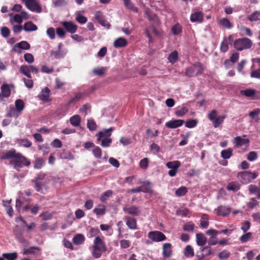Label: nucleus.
<instances>
[{"label": "nucleus", "mask_w": 260, "mask_h": 260, "mask_svg": "<svg viewBox=\"0 0 260 260\" xmlns=\"http://www.w3.org/2000/svg\"><path fill=\"white\" fill-rule=\"evenodd\" d=\"M178 58V53L177 51H174L168 56V59L170 62L172 64L177 62Z\"/></svg>", "instance_id": "34"}, {"label": "nucleus", "mask_w": 260, "mask_h": 260, "mask_svg": "<svg viewBox=\"0 0 260 260\" xmlns=\"http://www.w3.org/2000/svg\"><path fill=\"white\" fill-rule=\"evenodd\" d=\"M10 31L6 26H3L1 28V34L4 38H8L10 35Z\"/></svg>", "instance_id": "54"}, {"label": "nucleus", "mask_w": 260, "mask_h": 260, "mask_svg": "<svg viewBox=\"0 0 260 260\" xmlns=\"http://www.w3.org/2000/svg\"><path fill=\"white\" fill-rule=\"evenodd\" d=\"M188 112V109L185 107H182L181 108L177 109L175 113L178 117H182Z\"/></svg>", "instance_id": "41"}, {"label": "nucleus", "mask_w": 260, "mask_h": 260, "mask_svg": "<svg viewBox=\"0 0 260 260\" xmlns=\"http://www.w3.org/2000/svg\"><path fill=\"white\" fill-rule=\"evenodd\" d=\"M196 242L198 246H204L207 243V238L203 234L198 233L196 235Z\"/></svg>", "instance_id": "22"}, {"label": "nucleus", "mask_w": 260, "mask_h": 260, "mask_svg": "<svg viewBox=\"0 0 260 260\" xmlns=\"http://www.w3.org/2000/svg\"><path fill=\"white\" fill-rule=\"evenodd\" d=\"M127 44V42L126 39L123 38L119 37L114 41L113 46L115 48H118L126 46Z\"/></svg>", "instance_id": "20"}, {"label": "nucleus", "mask_w": 260, "mask_h": 260, "mask_svg": "<svg viewBox=\"0 0 260 260\" xmlns=\"http://www.w3.org/2000/svg\"><path fill=\"white\" fill-rule=\"evenodd\" d=\"M15 109L17 111H19L20 112L23 110L24 108V103L23 101L21 99H18L15 102Z\"/></svg>", "instance_id": "38"}, {"label": "nucleus", "mask_w": 260, "mask_h": 260, "mask_svg": "<svg viewBox=\"0 0 260 260\" xmlns=\"http://www.w3.org/2000/svg\"><path fill=\"white\" fill-rule=\"evenodd\" d=\"M24 58L25 61L29 63H31L34 61V56L31 53H25L24 55Z\"/></svg>", "instance_id": "61"}, {"label": "nucleus", "mask_w": 260, "mask_h": 260, "mask_svg": "<svg viewBox=\"0 0 260 260\" xmlns=\"http://www.w3.org/2000/svg\"><path fill=\"white\" fill-rule=\"evenodd\" d=\"M131 244V242L129 240L123 239L120 241V247L122 249H125L129 247Z\"/></svg>", "instance_id": "53"}, {"label": "nucleus", "mask_w": 260, "mask_h": 260, "mask_svg": "<svg viewBox=\"0 0 260 260\" xmlns=\"http://www.w3.org/2000/svg\"><path fill=\"white\" fill-rule=\"evenodd\" d=\"M187 192V189L185 187H180L179 188H178L176 192V195L177 196H183L186 194Z\"/></svg>", "instance_id": "55"}, {"label": "nucleus", "mask_w": 260, "mask_h": 260, "mask_svg": "<svg viewBox=\"0 0 260 260\" xmlns=\"http://www.w3.org/2000/svg\"><path fill=\"white\" fill-rule=\"evenodd\" d=\"M124 4L125 6L127 8L129 9L132 10L134 12H138V9L135 7L133 4L132 3L130 0H127L124 2Z\"/></svg>", "instance_id": "49"}, {"label": "nucleus", "mask_w": 260, "mask_h": 260, "mask_svg": "<svg viewBox=\"0 0 260 260\" xmlns=\"http://www.w3.org/2000/svg\"><path fill=\"white\" fill-rule=\"evenodd\" d=\"M250 77L260 79V69L252 70L250 73Z\"/></svg>", "instance_id": "64"}, {"label": "nucleus", "mask_w": 260, "mask_h": 260, "mask_svg": "<svg viewBox=\"0 0 260 260\" xmlns=\"http://www.w3.org/2000/svg\"><path fill=\"white\" fill-rule=\"evenodd\" d=\"M194 225L192 222H188L185 224L183 226V229L185 231L192 232L193 231Z\"/></svg>", "instance_id": "57"}, {"label": "nucleus", "mask_w": 260, "mask_h": 260, "mask_svg": "<svg viewBox=\"0 0 260 260\" xmlns=\"http://www.w3.org/2000/svg\"><path fill=\"white\" fill-rule=\"evenodd\" d=\"M23 28L26 32H31L37 30L38 27L32 21H30L24 24Z\"/></svg>", "instance_id": "19"}, {"label": "nucleus", "mask_w": 260, "mask_h": 260, "mask_svg": "<svg viewBox=\"0 0 260 260\" xmlns=\"http://www.w3.org/2000/svg\"><path fill=\"white\" fill-rule=\"evenodd\" d=\"M94 156L98 158H101L102 157V150L98 146H94L92 150Z\"/></svg>", "instance_id": "52"}, {"label": "nucleus", "mask_w": 260, "mask_h": 260, "mask_svg": "<svg viewBox=\"0 0 260 260\" xmlns=\"http://www.w3.org/2000/svg\"><path fill=\"white\" fill-rule=\"evenodd\" d=\"M252 234L251 232L246 233L240 237V240L242 243H246L251 238Z\"/></svg>", "instance_id": "51"}, {"label": "nucleus", "mask_w": 260, "mask_h": 260, "mask_svg": "<svg viewBox=\"0 0 260 260\" xmlns=\"http://www.w3.org/2000/svg\"><path fill=\"white\" fill-rule=\"evenodd\" d=\"M204 68L202 64L200 62H196L186 69L185 75L189 77L197 76L201 74Z\"/></svg>", "instance_id": "5"}, {"label": "nucleus", "mask_w": 260, "mask_h": 260, "mask_svg": "<svg viewBox=\"0 0 260 260\" xmlns=\"http://www.w3.org/2000/svg\"><path fill=\"white\" fill-rule=\"evenodd\" d=\"M126 224L131 230H136L137 229V221L135 218L129 217L125 216L124 217Z\"/></svg>", "instance_id": "14"}, {"label": "nucleus", "mask_w": 260, "mask_h": 260, "mask_svg": "<svg viewBox=\"0 0 260 260\" xmlns=\"http://www.w3.org/2000/svg\"><path fill=\"white\" fill-rule=\"evenodd\" d=\"M229 42L226 38H224L220 45V50L225 52L229 50Z\"/></svg>", "instance_id": "47"}, {"label": "nucleus", "mask_w": 260, "mask_h": 260, "mask_svg": "<svg viewBox=\"0 0 260 260\" xmlns=\"http://www.w3.org/2000/svg\"><path fill=\"white\" fill-rule=\"evenodd\" d=\"M230 255V253L227 250H223L219 252L218 254V257L221 259L228 258Z\"/></svg>", "instance_id": "62"}, {"label": "nucleus", "mask_w": 260, "mask_h": 260, "mask_svg": "<svg viewBox=\"0 0 260 260\" xmlns=\"http://www.w3.org/2000/svg\"><path fill=\"white\" fill-rule=\"evenodd\" d=\"M252 45L251 40L247 38L238 39L234 42V47L239 51L250 49Z\"/></svg>", "instance_id": "3"}, {"label": "nucleus", "mask_w": 260, "mask_h": 260, "mask_svg": "<svg viewBox=\"0 0 260 260\" xmlns=\"http://www.w3.org/2000/svg\"><path fill=\"white\" fill-rule=\"evenodd\" d=\"M123 211L126 214L136 216L138 215L141 212L139 208L135 206L125 207L123 208Z\"/></svg>", "instance_id": "12"}, {"label": "nucleus", "mask_w": 260, "mask_h": 260, "mask_svg": "<svg viewBox=\"0 0 260 260\" xmlns=\"http://www.w3.org/2000/svg\"><path fill=\"white\" fill-rule=\"evenodd\" d=\"M18 144L23 147H29L31 145V143L26 139H21L17 140Z\"/></svg>", "instance_id": "42"}, {"label": "nucleus", "mask_w": 260, "mask_h": 260, "mask_svg": "<svg viewBox=\"0 0 260 260\" xmlns=\"http://www.w3.org/2000/svg\"><path fill=\"white\" fill-rule=\"evenodd\" d=\"M198 124V121L196 119H189L185 122V126L191 128L194 127Z\"/></svg>", "instance_id": "48"}, {"label": "nucleus", "mask_w": 260, "mask_h": 260, "mask_svg": "<svg viewBox=\"0 0 260 260\" xmlns=\"http://www.w3.org/2000/svg\"><path fill=\"white\" fill-rule=\"evenodd\" d=\"M49 95L50 89L46 87L42 90L41 93L38 95V97L41 100L47 102L49 101Z\"/></svg>", "instance_id": "16"}, {"label": "nucleus", "mask_w": 260, "mask_h": 260, "mask_svg": "<svg viewBox=\"0 0 260 260\" xmlns=\"http://www.w3.org/2000/svg\"><path fill=\"white\" fill-rule=\"evenodd\" d=\"M27 9L32 12L40 13L42 11V8L36 0H22Z\"/></svg>", "instance_id": "6"}, {"label": "nucleus", "mask_w": 260, "mask_h": 260, "mask_svg": "<svg viewBox=\"0 0 260 260\" xmlns=\"http://www.w3.org/2000/svg\"><path fill=\"white\" fill-rule=\"evenodd\" d=\"M30 48V44L25 41H22L15 44L12 48V50L17 53H21V50H28Z\"/></svg>", "instance_id": "9"}, {"label": "nucleus", "mask_w": 260, "mask_h": 260, "mask_svg": "<svg viewBox=\"0 0 260 260\" xmlns=\"http://www.w3.org/2000/svg\"><path fill=\"white\" fill-rule=\"evenodd\" d=\"M93 212L97 215H104L105 213V206L103 205H99L98 207L94 209Z\"/></svg>", "instance_id": "39"}, {"label": "nucleus", "mask_w": 260, "mask_h": 260, "mask_svg": "<svg viewBox=\"0 0 260 260\" xmlns=\"http://www.w3.org/2000/svg\"><path fill=\"white\" fill-rule=\"evenodd\" d=\"M87 125L89 129L91 131L95 130L97 127L96 123L93 119H88Z\"/></svg>", "instance_id": "50"}, {"label": "nucleus", "mask_w": 260, "mask_h": 260, "mask_svg": "<svg viewBox=\"0 0 260 260\" xmlns=\"http://www.w3.org/2000/svg\"><path fill=\"white\" fill-rule=\"evenodd\" d=\"M184 120L176 119L169 121L166 123V127L170 128H175L183 125Z\"/></svg>", "instance_id": "13"}, {"label": "nucleus", "mask_w": 260, "mask_h": 260, "mask_svg": "<svg viewBox=\"0 0 260 260\" xmlns=\"http://www.w3.org/2000/svg\"><path fill=\"white\" fill-rule=\"evenodd\" d=\"M10 21L11 23L14 22L20 24L23 22V19L20 14H17L14 15L13 17L10 19Z\"/></svg>", "instance_id": "46"}, {"label": "nucleus", "mask_w": 260, "mask_h": 260, "mask_svg": "<svg viewBox=\"0 0 260 260\" xmlns=\"http://www.w3.org/2000/svg\"><path fill=\"white\" fill-rule=\"evenodd\" d=\"M258 175L255 172L243 171L237 175V178L243 184H247L257 178Z\"/></svg>", "instance_id": "4"}, {"label": "nucleus", "mask_w": 260, "mask_h": 260, "mask_svg": "<svg viewBox=\"0 0 260 260\" xmlns=\"http://www.w3.org/2000/svg\"><path fill=\"white\" fill-rule=\"evenodd\" d=\"M182 30L181 26L180 24H177L173 26L172 28V31L174 35L179 34Z\"/></svg>", "instance_id": "56"}, {"label": "nucleus", "mask_w": 260, "mask_h": 260, "mask_svg": "<svg viewBox=\"0 0 260 260\" xmlns=\"http://www.w3.org/2000/svg\"><path fill=\"white\" fill-rule=\"evenodd\" d=\"M21 114L19 111H17L14 107H12L7 113V116L8 117L18 118Z\"/></svg>", "instance_id": "26"}, {"label": "nucleus", "mask_w": 260, "mask_h": 260, "mask_svg": "<svg viewBox=\"0 0 260 260\" xmlns=\"http://www.w3.org/2000/svg\"><path fill=\"white\" fill-rule=\"evenodd\" d=\"M225 115L217 116L212 122L214 127H217L221 124L225 118Z\"/></svg>", "instance_id": "35"}, {"label": "nucleus", "mask_w": 260, "mask_h": 260, "mask_svg": "<svg viewBox=\"0 0 260 260\" xmlns=\"http://www.w3.org/2000/svg\"><path fill=\"white\" fill-rule=\"evenodd\" d=\"M106 246L104 242L99 237L97 236L94 240L93 245L92 246V250L91 251L92 256L94 258H99L104 252L106 251Z\"/></svg>", "instance_id": "1"}, {"label": "nucleus", "mask_w": 260, "mask_h": 260, "mask_svg": "<svg viewBox=\"0 0 260 260\" xmlns=\"http://www.w3.org/2000/svg\"><path fill=\"white\" fill-rule=\"evenodd\" d=\"M230 211V208L226 206H220L217 209V214L223 216L229 215Z\"/></svg>", "instance_id": "17"}, {"label": "nucleus", "mask_w": 260, "mask_h": 260, "mask_svg": "<svg viewBox=\"0 0 260 260\" xmlns=\"http://www.w3.org/2000/svg\"><path fill=\"white\" fill-rule=\"evenodd\" d=\"M233 143L235 144L236 147H239L243 145L248 144L249 140L248 139H243L240 136H238L234 139Z\"/></svg>", "instance_id": "18"}, {"label": "nucleus", "mask_w": 260, "mask_h": 260, "mask_svg": "<svg viewBox=\"0 0 260 260\" xmlns=\"http://www.w3.org/2000/svg\"><path fill=\"white\" fill-rule=\"evenodd\" d=\"M181 163L178 160H175L168 162L166 164L167 168L170 169L168 172V174L171 177H174L176 175L178 168L180 167Z\"/></svg>", "instance_id": "7"}, {"label": "nucleus", "mask_w": 260, "mask_h": 260, "mask_svg": "<svg viewBox=\"0 0 260 260\" xmlns=\"http://www.w3.org/2000/svg\"><path fill=\"white\" fill-rule=\"evenodd\" d=\"M148 238L154 242H160L166 239V236L161 232L156 231L149 233Z\"/></svg>", "instance_id": "8"}, {"label": "nucleus", "mask_w": 260, "mask_h": 260, "mask_svg": "<svg viewBox=\"0 0 260 260\" xmlns=\"http://www.w3.org/2000/svg\"><path fill=\"white\" fill-rule=\"evenodd\" d=\"M139 184H142L141 187L142 192H151V183L148 181H139Z\"/></svg>", "instance_id": "25"}, {"label": "nucleus", "mask_w": 260, "mask_h": 260, "mask_svg": "<svg viewBox=\"0 0 260 260\" xmlns=\"http://www.w3.org/2000/svg\"><path fill=\"white\" fill-rule=\"evenodd\" d=\"M76 20L80 24H84L87 21V18L81 15L79 12H77L76 13Z\"/></svg>", "instance_id": "45"}, {"label": "nucleus", "mask_w": 260, "mask_h": 260, "mask_svg": "<svg viewBox=\"0 0 260 260\" xmlns=\"http://www.w3.org/2000/svg\"><path fill=\"white\" fill-rule=\"evenodd\" d=\"M20 72L24 75L26 76L28 78H31V76L30 73L29 69L28 68V66H21L20 68Z\"/></svg>", "instance_id": "36"}, {"label": "nucleus", "mask_w": 260, "mask_h": 260, "mask_svg": "<svg viewBox=\"0 0 260 260\" xmlns=\"http://www.w3.org/2000/svg\"><path fill=\"white\" fill-rule=\"evenodd\" d=\"M84 241L85 237L81 234L76 235L73 238V242L76 245L83 244Z\"/></svg>", "instance_id": "27"}, {"label": "nucleus", "mask_w": 260, "mask_h": 260, "mask_svg": "<svg viewBox=\"0 0 260 260\" xmlns=\"http://www.w3.org/2000/svg\"><path fill=\"white\" fill-rule=\"evenodd\" d=\"M220 23L223 27L227 29H230L232 27V24L229 19L226 18H223L220 20Z\"/></svg>", "instance_id": "43"}, {"label": "nucleus", "mask_w": 260, "mask_h": 260, "mask_svg": "<svg viewBox=\"0 0 260 260\" xmlns=\"http://www.w3.org/2000/svg\"><path fill=\"white\" fill-rule=\"evenodd\" d=\"M18 153H16V151L14 149H11L7 152H6L2 156V158L3 159H14V158L16 156L17 154Z\"/></svg>", "instance_id": "29"}, {"label": "nucleus", "mask_w": 260, "mask_h": 260, "mask_svg": "<svg viewBox=\"0 0 260 260\" xmlns=\"http://www.w3.org/2000/svg\"><path fill=\"white\" fill-rule=\"evenodd\" d=\"M251 223L250 221L246 220L244 221L242 224L241 229L243 232L246 233L250 228Z\"/></svg>", "instance_id": "59"}, {"label": "nucleus", "mask_w": 260, "mask_h": 260, "mask_svg": "<svg viewBox=\"0 0 260 260\" xmlns=\"http://www.w3.org/2000/svg\"><path fill=\"white\" fill-rule=\"evenodd\" d=\"M184 255L186 257H192L194 256V253L193 251V248L191 246L188 245H187L184 250L183 251Z\"/></svg>", "instance_id": "28"}, {"label": "nucleus", "mask_w": 260, "mask_h": 260, "mask_svg": "<svg viewBox=\"0 0 260 260\" xmlns=\"http://www.w3.org/2000/svg\"><path fill=\"white\" fill-rule=\"evenodd\" d=\"M233 154V149L232 148H228L223 150L221 152V156L224 159L230 158Z\"/></svg>", "instance_id": "30"}, {"label": "nucleus", "mask_w": 260, "mask_h": 260, "mask_svg": "<svg viewBox=\"0 0 260 260\" xmlns=\"http://www.w3.org/2000/svg\"><path fill=\"white\" fill-rule=\"evenodd\" d=\"M2 255L3 257L8 260H15L18 256L17 253L16 252L3 253Z\"/></svg>", "instance_id": "40"}, {"label": "nucleus", "mask_w": 260, "mask_h": 260, "mask_svg": "<svg viewBox=\"0 0 260 260\" xmlns=\"http://www.w3.org/2000/svg\"><path fill=\"white\" fill-rule=\"evenodd\" d=\"M10 164L15 169L19 170L23 166H29L30 161L21 153H18L14 159H12L10 161Z\"/></svg>", "instance_id": "2"}, {"label": "nucleus", "mask_w": 260, "mask_h": 260, "mask_svg": "<svg viewBox=\"0 0 260 260\" xmlns=\"http://www.w3.org/2000/svg\"><path fill=\"white\" fill-rule=\"evenodd\" d=\"M172 245L170 243H165L162 246V255L165 257H169L171 256Z\"/></svg>", "instance_id": "15"}, {"label": "nucleus", "mask_w": 260, "mask_h": 260, "mask_svg": "<svg viewBox=\"0 0 260 260\" xmlns=\"http://www.w3.org/2000/svg\"><path fill=\"white\" fill-rule=\"evenodd\" d=\"M45 177V174L44 173H40L35 178V179L33 180L35 183V188L36 190L40 192H43L42 187H45V184L44 183L41 182L40 181L43 180Z\"/></svg>", "instance_id": "10"}, {"label": "nucleus", "mask_w": 260, "mask_h": 260, "mask_svg": "<svg viewBox=\"0 0 260 260\" xmlns=\"http://www.w3.org/2000/svg\"><path fill=\"white\" fill-rule=\"evenodd\" d=\"M257 158V154L255 151L250 152L247 156V158L248 160L252 161L256 159Z\"/></svg>", "instance_id": "58"}, {"label": "nucleus", "mask_w": 260, "mask_h": 260, "mask_svg": "<svg viewBox=\"0 0 260 260\" xmlns=\"http://www.w3.org/2000/svg\"><path fill=\"white\" fill-rule=\"evenodd\" d=\"M45 164V160L42 158H38L34 162V168L40 169Z\"/></svg>", "instance_id": "44"}, {"label": "nucleus", "mask_w": 260, "mask_h": 260, "mask_svg": "<svg viewBox=\"0 0 260 260\" xmlns=\"http://www.w3.org/2000/svg\"><path fill=\"white\" fill-rule=\"evenodd\" d=\"M113 194L112 191L109 190L105 192L101 197V200L102 202H105L107 198L111 197Z\"/></svg>", "instance_id": "60"}, {"label": "nucleus", "mask_w": 260, "mask_h": 260, "mask_svg": "<svg viewBox=\"0 0 260 260\" xmlns=\"http://www.w3.org/2000/svg\"><path fill=\"white\" fill-rule=\"evenodd\" d=\"M46 33L50 39L53 40L55 37V29L53 27H49L47 29Z\"/></svg>", "instance_id": "63"}, {"label": "nucleus", "mask_w": 260, "mask_h": 260, "mask_svg": "<svg viewBox=\"0 0 260 260\" xmlns=\"http://www.w3.org/2000/svg\"><path fill=\"white\" fill-rule=\"evenodd\" d=\"M248 19L250 21L260 20V12L255 11L248 16Z\"/></svg>", "instance_id": "37"}, {"label": "nucleus", "mask_w": 260, "mask_h": 260, "mask_svg": "<svg viewBox=\"0 0 260 260\" xmlns=\"http://www.w3.org/2000/svg\"><path fill=\"white\" fill-rule=\"evenodd\" d=\"M256 92V91L253 89H246L240 91V94L247 97H252Z\"/></svg>", "instance_id": "33"}, {"label": "nucleus", "mask_w": 260, "mask_h": 260, "mask_svg": "<svg viewBox=\"0 0 260 260\" xmlns=\"http://www.w3.org/2000/svg\"><path fill=\"white\" fill-rule=\"evenodd\" d=\"M240 188V185L237 181H232L229 183L226 186L227 190L234 192L238 191Z\"/></svg>", "instance_id": "24"}, {"label": "nucleus", "mask_w": 260, "mask_h": 260, "mask_svg": "<svg viewBox=\"0 0 260 260\" xmlns=\"http://www.w3.org/2000/svg\"><path fill=\"white\" fill-rule=\"evenodd\" d=\"M70 122L74 127H79L81 125V118L79 115H74L70 117Z\"/></svg>", "instance_id": "21"}, {"label": "nucleus", "mask_w": 260, "mask_h": 260, "mask_svg": "<svg viewBox=\"0 0 260 260\" xmlns=\"http://www.w3.org/2000/svg\"><path fill=\"white\" fill-rule=\"evenodd\" d=\"M114 128L113 127H110L108 129H104L103 131H100L98 133L96 134V135H100V137H103V136L107 137L110 138L111 136L112 132L114 131Z\"/></svg>", "instance_id": "32"}, {"label": "nucleus", "mask_w": 260, "mask_h": 260, "mask_svg": "<svg viewBox=\"0 0 260 260\" xmlns=\"http://www.w3.org/2000/svg\"><path fill=\"white\" fill-rule=\"evenodd\" d=\"M61 24L65 29L71 34H74L77 31V26L72 21H63Z\"/></svg>", "instance_id": "11"}, {"label": "nucleus", "mask_w": 260, "mask_h": 260, "mask_svg": "<svg viewBox=\"0 0 260 260\" xmlns=\"http://www.w3.org/2000/svg\"><path fill=\"white\" fill-rule=\"evenodd\" d=\"M203 20V15L201 12H196L190 16V21L192 22H201Z\"/></svg>", "instance_id": "23"}, {"label": "nucleus", "mask_w": 260, "mask_h": 260, "mask_svg": "<svg viewBox=\"0 0 260 260\" xmlns=\"http://www.w3.org/2000/svg\"><path fill=\"white\" fill-rule=\"evenodd\" d=\"M2 94L4 98H8L10 95L11 91L9 86L6 84H3L1 86Z\"/></svg>", "instance_id": "31"}]
</instances>
